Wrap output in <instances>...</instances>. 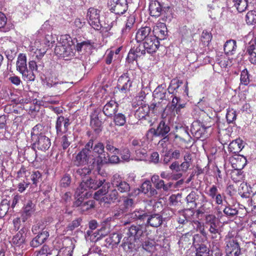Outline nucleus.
<instances>
[{"instance_id": "nucleus-8", "label": "nucleus", "mask_w": 256, "mask_h": 256, "mask_svg": "<svg viewBox=\"0 0 256 256\" xmlns=\"http://www.w3.org/2000/svg\"><path fill=\"white\" fill-rule=\"evenodd\" d=\"M150 130L154 136L162 137L161 141L166 142L169 140L168 134L170 131V127L164 120L160 122L156 128H151Z\"/></svg>"}, {"instance_id": "nucleus-1", "label": "nucleus", "mask_w": 256, "mask_h": 256, "mask_svg": "<svg viewBox=\"0 0 256 256\" xmlns=\"http://www.w3.org/2000/svg\"><path fill=\"white\" fill-rule=\"evenodd\" d=\"M109 188L110 183H105L100 189L95 192L94 198L97 199L99 196H103L101 200L108 204H113L118 201V192L114 188L110 190Z\"/></svg>"}, {"instance_id": "nucleus-40", "label": "nucleus", "mask_w": 256, "mask_h": 256, "mask_svg": "<svg viewBox=\"0 0 256 256\" xmlns=\"http://www.w3.org/2000/svg\"><path fill=\"white\" fill-rule=\"evenodd\" d=\"M85 238L88 242H96L100 238V236L97 231L88 230L85 234Z\"/></svg>"}, {"instance_id": "nucleus-18", "label": "nucleus", "mask_w": 256, "mask_h": 256, "mask_svg": "<svg viewBox=\"0 0 256 256\" xmlns=\"http://www.w3.org/2000/svg\"><path fill=\"white\" fill-rule=\"evenodd\" d=\"M206 128L200 121H194L191 125L190 132L196 138L203 136Z\"/></svg>"}, {"instance_id": "nucleus-3", "label": "nucleus", "mask_w": 256, "mask_h": 256, "mask_svg": "<svg viewBox=\"0 0 256 256\" xmlns=\"http://www.w3.org/2000/svg\"><path fill=\"white\" fill-rule=\"evenodd\" d=\"M94 144V140L91 138L86 143L84 148L80 151L74 160V165L79 166L88 162L90 158L92 152L91 149Z\"/></svg>"}, {"instance_id": "nucleus-51", "label": "nucleus", "mask_w": 256, "mask_h": 256, "mask_svg": "<svg viewBox=\"0 0 256 256\" xmlns=\"http://www.w3.org/2000/svg\"><path fill=\"white\" fill-rule=\"evenodd\" d=\"M114 122L116 126H123L126 122V116L122 113L115 114Z\"/></svg>"}, {"instance_id": "nucleus-17", "label": "nucleus", "mask_w": 256, "mask_h": 256, "mask_svg": "<svg viewBox=\"0 0 256 256\" xmlns=\"http://www.w3.org/2000/svg\"><path fill=\"white\" fill-rule=\"evenodd\" d=\"M27 232L25 228L20 229L14 236L12 240V245L14 246L20 247L22 246L26 242Z\"/></svg>"}, {"instance_id": "nucleus-33", "label": "nucleus", "mask_w": 256, "mask_h": 256, "mask_svg": "<svg viewBox=\"0 0 256 256\" xmlns=\"http://www.w3.org/2000/svg\"><path fill=\"white\" fill-rule=\"evenodd\" d=\"M199 195L194 191L191 192L186 197V200L188 206L190 208H195L197 207L196 200L199 198Z\"/></svg>"}, {"instance_id": "nucleus-41", "label": "nucleus", "mask_w": 256, "mask_h": 256, "mask_svg": "<svg viewBox=\"0 0 256 256\" xmlns=\"http://www.w3.org/2000/svg\"><path fill=\"white\" fill-rule=\"evenodd\" d=\"M102 121L100 120L97 115L91 116L90 126L98 133L101 131Z\"/></svg>"}, {"instance_id": "nucleus-45", "label": "nucleus", "mask_w": 256, "mask_h": 256, "mask_svg": "<svg viewBox=\"0 0 256 256\" xmlns=\"http://www.w3.org/2000/svg\"><path fill=\"white\" fill-rule=\"evenodd\" d=\"M70 84L68 82H55L53 84H50V86L56 88L60 92L66 90L69 88Z\"/></svg>"}, {"instance_id": "nucleus-44", "label": "nucleus", "mask_w": 256, "mask_h": 256, "mask_svg": "<svg viewBox=\"0 0 256 256\" xmlns=\"http://www.w3.org/2000/svg\"><path fill=\"white\" fill-rule=\"evenodd\" d=\"M148 111L149 106H141L136 110L134 116L138 119H145Z\"/></svg>"}, {"instance_id": "nucleus-35", "label": "nucleus", "mask_w": 256, "mask_h": 256, "mask_svg": "<svg viewBox=\"0 0 256 256\" xmlns=\"http://www.w3.org/2000/svg\"><path fill=\"white\" fill-rule=\"evenodd\" d=\"M126 212L120 204H116L111 209L110 214L115 219L122 218Z\"/></svg>"}, {"instance_id": "nucleus-27", "label": "nucleus", "mask_w": 256, "mask_h": 256, "mask_svg": "<svg viewBox=\"0 0 256 256\" xmlns=\"http://www.w3.org/2000/svg\"><path fill=\"white\" fill-rule=\"evenodd\" d=\"M114 6L111 10L115 14H121L127 10L126 0H113Z\"/></svg>"}, {"instance_id": "nucleus-50", "label": "nucleus", "mask_w": 256, "mask_h": 256, "mask_svg": "<svg viewBox=\"0 0 256 256\" xmlns=\"http://www.w3.org/2000/svg\"><path fill=\"white\" fill-rule=\"evenodd\" d=\"M105 144L106 150L113 153L114 154H119L120 150L114 146V142L113 140L110 139L107 140L106 141Z\"/></svg>"}, {"instance_id": "nucleus-24", "label": "nucleus", "mask_w": 256, "mask_h": 256, "mask_svg": "<svg viewBox=\"0 0 256 256\" xmlns=\"http://www.w3.org/2000/svg\"><path fill=\"white\" fill-rule=\"evenodd\" d=\"M224 206L223 210L224 214L228 218H231L236 216L238 213V207L235 204H230L224 200Z\"/></svg>"}, {"instance_id": "nucleus-29", "label": "nucleus", "mask_w": 256, "mask_h": 256, "mask_svg": "<svg viewBox=\"0 0 256 256\" xmlns=\"http://www.w3.org/2000/svg\"><path fill=\"white\" fill-rule=\"evenodd\" d=\"M198 235L195 234L193 236V244L196 248V254L198 256H208L209 248L203 244H197L196 239L198 238Z\"/></svg>"}, {"instance_id": "nucleus-55", "label": "nucleus", "mask_w": 256, "mask_h": 256, "mask_svg": "<svg viewBox=\"0 0 256 256\" xmlns=\"http://www.w3.org/2000/svg\"><path fill=\"white\" fill-rule=\"evenodd\" d=\"M246 20L248 24H256V12L254 10L249 11L246 16Z\"/></svg>"}, {"instance_id": "nucleus-4", "label": "nucleus", "mask_w": 256, "mask_h": 256, "mask_svg": "<svg viewBox=\"0 0 256 256\" xmlns=\"http://www.w3.org/2000/svg\"><path fill=\"white\" fill-rule=\"evenodd\" d=\"M104 178L98 180L94 178H90L86 180H82L76 191V196H80L82 192H84L87 189L96 190L100 186H102L105 183Z\"/></svg>"}, {"instance_id": "nucleus-53", "label": "nucleus", "mask_w": 256, "mask_h": 256, "mask_svg": "<svg viewBox=\"0 0 256 256\" xmlns=\"http://www.w3.org/2000/svg\"><path fill=\"white\" fill-rule=\"evenodd\" d=\"M165 108L162 106V104L158 102H153L149 106V110H152L153 113L158 114L163 112Z\"/></svg>"}, {"instance_id": "nucleus-13", "label": "nucleus", "mask_w": 256, "mask_h": 256, "mask_svg": "<svg viewBox=\"0 0 256 256\" xmlns=\"http://www.w3.org/2000/svg\"><path fill=\"white\" fill-rule=\"evenodd\" d=\"M70 124V119L63 116H58L56 122V132L58 136H62L68 130Z\"/></svg>"}, {"instance_id": "nucleus-38", "label": "nucleus", "mask_w": 256, "mask_h": 256, "mask_svg": "<svg viewBox=\"0 0 256 256\" xmlns=\"http://www.w3.org/2000/svg\"><path fill=\"white\" fill-rule=\"evenodd\" d=\"M135 22V16L134 15H130L128 17L126 22L125 26L122 29V32L123 34H126L130 32Z\"/></svg>"}, {"instance_id": "nucleus-12", "label": "nucleus", "mask_w": 256, "mask_h": 256, "mask_svg": "<svg viewBox=\"0 0 256 256\" xmlns=\"http://www.w3.org/2000/svg\"><path fill=\"white\" fill-rule=\"evenodd\" d=\"M226 251L228 256H238L240 254V248L236 238H229L226 241Z\"/></svg>"}, {"instance_id": "nucleus-9", "label": "nucleus", "mask_w": 256, "mask_h": 256, "mask_svg": "<svg viewBox=\"0 0 256 256\" xmlns=\"http://www.w3.org/2000/svg\"><path fill=\"white\" fill-rule=\"evenodd\" d=\"M142 42H137L130 50L126 58L128 62H133L138 57L144 56L146 50Z\"/></svg>"}, {"instance_id": "nucleus-52", "label": "nucleus", "mask_w": 256, "mask_h": 256, "mask_svg": "<svg viewBox=\"0 0 256 256\" xmlns=\"http://www.w3.org/2000/svg\"><path fill=\"white\" fill-rule=\"evenodd\" d=\"M124 210L127 212L129 209L134 206V200L129 197H124L122 203L120 204Z\"/></svg>"}, {"instance_id": "nucleus-16", "label": "nucleus", "mask_w": 256, "mask_h": 256, "mask_svg": "<svg viewBox=\"0 0 256 256\" xmlns=\"http://www.w3.org/2000/svg\"><path fill=\"white\" fill-rule=\"evenodd\" d=\"M142 42L146 52L150 54L155 52L160 46V42L156 40L154 36H152V38H147Z\"/></svg>"}, {"instance_id": "nucleus-63", "label": "nucleus", "mask_w": 256, "mask_h": 256, "mask_svg": "<svg viewBox=\"0 0 256 256\" xmlns=\"http://www.w3.org/2000/svg\"><path fill=\"white\" fill-rule=\"evenodd\" d=\"M72 250L70 247L60 248L56 256H72Z\"/></svg>"}, {"instance_id": "nucleus-34", "label": "nucleus", "mask_w": 256, "mask_h": 256, "mask_svg": "<svg viewBox=\"0 0 256 256\" xmlns=\"http://www.w3.org/2000/svg\"><path fill=\"white\" fill-rule=\"evenodd\" d=\"M27 69L26 56L25 54H20L16 62V70L21 73Z\"/></svg>"}, {"instance_id": "nucleus-64", "label": "nucleus", "mask_w": 256, "mask_h": 256, "mask_svg": "<svg viewBox=\"0 0 256 256\" xmlns=\"http://www.w3.org/2000/svg\"><path fill=\"white\" fill-rule=\"evenodd\" d=\"M70 176L68 174H65L60 180V185L62 187L66 188L70 186Z\"/></svg>"}, {"instance_id": "nucleus-47", "label": "nucleus", "mask_w": 256, "mask_h": 256, "mask_svg": "<svg viewBox=\"0 0 256 256\" xmlns=\"http://www.w3.org/2000/svg\"><path fill=\"white\" fill-rule=\"evenodd\" d=\"M116 154H114L112 156H110L108 154V155L106 156L104 160V159L102 162L101 165L104 164H116L120 162V158L118 156H116Z\"/></svg>"}, {"instance_id": "nucleus-10", "label": "nucleus", "mask_w": 256, "mask_h": 256, "mask_svg": "<svg viewBox=\"0 0 256 256\" xmlns=\"http://www.w3.org/2000/svg\"><path fill=\"white\" fill-rule=\"evenodd\" d=\"M100 10L90 8L88 10L87 18L89 24L96 30H100L102 27L100 20Z\"/></svg>"}, {"instance_id": "nucleus-19", "label": "nucleus", "mask_w": 256, "mask_h": 256, "mask_svg": "<svg viewBox=\"0 0 256 256\" xmlns=\"http://www.w3.org/2000/svg\"><path fill=\"white\" fill-rule=\"evenodd\" d=\"M154 36L152 30L150 26L142 27L136 33V40L137 42H142Z\"/></svg>"}, {"instance_id": "nucleus-57", "label": "nucleus", "mask_w": 256, "mask_h": 256, "mask_svg": "<svg viewBox=\"0 0 256 256\" xmlns=\"http://www.w3.org/2000/svg\"><path fill=\"white\" fill-rule=\"evenodd\" d=\"M182 84V81L176 80H173L171 81L170 86L168 88V90L170 94H173L174 90H176L180 86V84Z\"/></svg>"}, {"instance_id": "nucleus-28", "label": "nucleus", "mask_w": 256, "mask_h": 256, "mask_svg": "<svg viewBox=\"0 0 256 256\" xmlns=\"http://www.w3.org/2000/svg\"><path fill=\"white\" fill-rule=\"evenodd\" d=\"M68 39H70V37L67 34L60 36V42L54 49V52L56 55L63 58L66 44Z\"/></svg>"}, {"instance_id": "nucleus-31", "label": "nucleus", "mask_w": 256, "mask_h": 256, "mask_svg": "<svg viewBox=\"0 0 256 256\" xmlns=\"http://www.w3.org/2000/svg\"><path fill=\"white\" fill-rule=\"evenodd\" d=\"M149 10L152 16H159L162 10V4L156 0H152L150 4Z\"/></svg>"}, {"instance_id": "nucleus-56", "label": "nucleus", "mask_w": 256, "mask_h": 256, "mask_svg": "<svg viewBox=\"0 0 256 256\" xmlns=\"http://www.w3.org/2000/svg\"><path fill=\"white\" fill-rule=\"evenodd\" d=\"M9 209L8 202L6 200L2 201L0 204V218L4 217Z\"/></svg>"}, {"instance_id": "nucleus-14", "label": "nucleus", "mask_w": 256, "mask_h": 256, "mask_svg": "<svg viewBox=\"0 0 256 256\" xmlns=\"http://www.w3.org/2000/svg\"><path fill=\"white\" fill-rule=\"evenodd\" d=\"M126 216L129 220V222H124V224H128L131 222H144L148 218V214L146 210L139 208L135 210L134 212L129 213Z\"/></svg>"}, {"instance_id": "nucleus-43", "label": "nucleus", "mask_w": 256, "mask_h": 256, "mask_svg": "<svg viewBox=\"0 0 256 256\" xmlns=\"http://www.w3.org/2000/svg\"><path fill=\"white\" fill-rule=\"evenodd\" d=\"M52 254V250L48 245L44 244L34 252L35 256H50Z\"/></svg>"}, {"instance_id": "nucleus-2", "label": "nucleus", "mask_w": 256, "mask_h": 256, "mask_svg": "<svg viewBox=\"0 0 256 256\" xmlns=\"http://www.w3.org/2000/svg\"><path fill=\"white\" fill-rule=\"evenodd\" d=\"M32 149L28 151L27 154H30L29 160L34 162L37 156L36 148L46 151L50 148L51 142L50 139L45 135L39 136L38 139L36 138V140H32Z\"/></svg>"}, {"instance_id": "nucleus-20", "label": "nucleus", "mask_w": 256, "mask_h": 256, "mask_svg": "<svg viewBox=\"0 0 256 256\" xmlns=\"http://www.w3.org/2000/svg\"><path fill=\"white\" fill-rule=\"evenodd\" d=\"M154 36L156 38V40H164L166 39L168 36L167 28L164 23H159L154 27L152 30Z\"/></svg>"}, {"instance_id": "nucleus-6", "label": "nucleus", "mask_w": 256, "mask_h": 256, "mask_svg": "<svg viewBox=\"0 0 256 256\" xmlns=\"http://www.w3.org/2000/svg\"><path fill=\"white\" fill-rule=\"evenodd\" d=\"M204 221L205 226L208 228V231L212 234V238H216L218 234H220L219 222L214 214H206Z\"/></svg>"}, {"instance_id": "nucleus-7", "label": "nucleus", "mask_w": 256, "mask_h": 256, "mask_svg": "<svg viewBox=\"0 0 256 256\" xmlns=\"http://www.w3.org/2000/svg\"><path fill=\"white\" fill-rule=\"evenodd\" d=\"M130 72H128L122 74L118 79L117 88L122 93L126 94L130 90L132 82Z\"/></svg>"}, {"instance_id": "nucleus-58", "label": "nucleus", "mask_w": 256, "mask_h": 256, "mask_svg": "<svg viewBox=\"0 0 256 256\" xmlns=\"http://www.w3.org/2000/svg\"><path fill=\"white\" fill-rule=\"evenodd\" d=\"M72 142V137L68 134L64 135L60 140V144L63 150H66L70 144Z\"/></svg>"}, {"instance_id": "nucleus-39", "label": "nucleus", "mask_w": 256, "mask_h": 256, "mask_svg": "<svg viewBox=\"0 0 256 256\" xmlns=\"http://www.w3.org/2000/svg\"><path fill=\"white\" fill-rule=\"evenodd\" d=\"M44 130V126L40 124H38L35 126L32 129L31 132V140H36V138H38L39 136L44 135L42 133Z\"/></svg>"}, {"instance_id": "nucleus-46", "label": "nucleus", "mask_w": 256, "mask_h": 256, "mask_svg": "<svg viewBox=\"0 0 256 256\" xmlns=\"http://www.w3.org/2000/svg\"><path fill=\"white\" fill-rule=\"evenodd\" d=\"M184 162L180 165V170L186 172L192 164V156L190 154H186L184 156Z\"/></svg>"}, {"instance_id": "nucleus-36", "label": "nucleus", "mask_w": 256, "mask_h": 256, "mask_svg": "<svg viewBox=\"0 0 256 256\" xmlns=\"http://www.w3.org/2000/svg\"><path fill=\"white\" fill-rule=\"evenodd\" d=\"M236 49V42L233 40H227L224 45V51L226 54L232 55Z\"/></svg>"}, {"instance_id": "nucleus-5", "label": "nucleus", "mask_w": 256, "mask_h": 256, "mask_svg": "<svg viewBox=\"0 0 256 256\" xmlns=\"http://www.w3.org/2000/svg\"><path fill=\"white\" fill-rule=\"evenodd\" d=\"M111 184L112 188L118 192L128 194L130 197L133 196L132 192H130L131 190L130 184L124 180L120 174H116L113 176Z\"/></svg>"}, {"instance_id": "nucleus-37", "label": "nucleus", "mask_w": 256, "mask_h": 256, "mask_svg": "<svg viewBox=\"0 0 256 256\" xmlns=\"http://www.w3.org/2000/svg\"><path fill=\"white\" fill-rule=\"evenodd\" d=\"M122 238V234L113 233L106 239V242L109 246H115L120 242Z\"/></svg>"}, {"instance_id": "nucleus-49", "label": "nucleus", "mask_w": 256, "mask_h": 256, "mask_svg": "<svg viewBox=\"0 0 256 256\" xmlns=\"http://www.w3.org/2000/svg\"><path fill=\"white\" fill-rule=\"evenodd\" d=\"M30 179L32 184L37 186L38 184L42 182V174L39 170H34L32 172Z\"/></svg>"}, {"instance_id": "nucleus-59", "label": "nucleus", "mask_w": 256, "mask_h": 256, "mask_svg": "<svg viewBox=\"0 0 256 256\" xmlns=\"http://www.w3.org/2000/svg\"><path fill=\"white\" fill-rule=\"evenodd\" d=\"M32 230L34 234H38V232H40V231L43 232L44 230H47L45 228V226H44V224L42 222H40L36 224H34L32 226Z\"/></svg>"}, {"instance_id": "nucleus-42", "label": "nucleus", "mask_w": 256, "mask_h": 256, "mask_svg": "<svg viewBox=\"0 0 256 256\" xmlns=\"http://www.w3.org/2000/svg\"><path fill=\"white\" fill-rule=\"evenodd\" d=\"M232 3L240 12L244 11L248 6L247 0H233Z\"/></svg>"}, {"instance_id": "nucleus-22", "label": "nucleus", "mask_w": 256, "mask_h": 256, "mask_svg": "<svg viewBox=\"0 0 256 256\" xmlns=\"http://www.w3.org/2000/svg\"><path fill=\"white\" fill-rule=\"evenodd\" d=\"M49 236V232L48 230H44L38 232V234L30 242V246L32 248H38L44 244Z\"/></svg>"}, {"instance_id": "nucleus-62", "label": "nucleus", "mask_w": 256, "mask_h": 256, "mask_svg": "<svg viewBox=\"0 0 256 256\" xmlns=\"http://www.w3.org/2000/svg\"><path fill=\"white\" fill-rule=\"evenodd\" d=\"M249 76L248 70L246 69L241 72L240 82L244 85H248L249 83Z\"/></svg>"}, {"instance_id": "nucleus-26", "label": "nucleus", "mask_w": 256, "mask_h": 256, "mask_svg": "<svg viewBox=\"0 0 256 256\" xmlns=\"http://www.w3.org/2000/svg\"><path fill=\"white\" fill-rule=\"evenodd\" d=\"M118 104L113 100L108 102L103 108V112L107 116L111 117L115 114L118 110Z\"/></svg>"}, {"instance_id": "nucleus-21", "label": "nucleus", "mask_w": 256, "mask_h": 256, "mask_svg": "<svg viewBox=\"0 0 256 256\" xmlns=\"http://www.w3.org/2000/svg\"><path fill=\"white\" fill-rule=\"evenodd\" d=\"M144 233L142 228L140 225L132 224L128 228V236L134 240H138Z\"/></svg>"}, {"instance_id": "nucleus-61", "label": "nucleus", "mask_w": 256, "mask_h": 256, "mask_svg": "<svg viewBox=\"0 0 256 256\" xmlns=\"http://www.w3.org/2000/svg\"><path fill=\"white\" fill-rule=\"evenodd\" d=\"M211 34L207 31H203L201 36V40L204 44H208L212 40Z\"/></svg>"}, {"instance_id": "nucleus-23", "label": "nucleus", "mask_w": 256, "mask_h": 256, "mask_svg": "<svg viewBox=\"0 0 256 256\" xmlns=\"http://www.w3.org/2000/svg\"><path fill=\"white\" fill-rule=\"evenodd\" d=\"M147 226H150L153 228H158L162 223L163 218L162 215L159 214H148V216L146 219Z\"/></svg>"}, {"instance_id": "nucleus-54", "label": "nucleus", "mask_w": 256, "mask_h": 256, "mask_svg": "<svg viewBox=\"0 0 256 256\" xmlns=\"http://www.w3.org/2000/svg\"><path fill=\"white\" fill-rule=\"evenodd\" d=\"M92 45L90 40H84L77 44L76 50L78 52H81L82 50H87L91 48Z\"/></svg>"}, {"instance_id": "nucleus-11", "label": "nucleus", "mask_w": 256, "mask_h": 256, "mask_svg": "<svg viewBox=\"0 0 256 256\" xmlns=\"http://www.w3.org/2000/svg\"><path fill=\"white\" fill-rule=\"evenodd\" d=\"M91 150L92 153L98 156L96 158H92V160H94V164L96 162L99 167L106 156L108 155V152L104 150V145L102 142H98L92 146Z\"/></svg>"}, {"instance_id": "nucleus-60", "label": "nucleus", "mask_w": 256, "mask_h": 256, "mask_svg": "<svg viewBox=\"0 0 256 256\" xmlns=\"http://www.w3.org/2000/svg\"><path fill=\"white\" fill-rule=\"evenodd\" d=\"M20 74H22L24 80L34 81L35 79V76L34 74L33 71H30L28 69L25 70L24 72H22Z\"/></svg>"}, {"instance_id": "nucleus-48", "label": "nucleus", "mask_w": 256, "mask_h": 256, "mask_svg": "<svg viewBox=\"0 0 256 256\" xmlns=\"http://www.w3.org/2000/svg\"><path fill=\"white\" fill-rule=\"evenodd\" d=\"M71 41H70V39H68L67 42V44H66V46L65 48V50L64 52V55L63 58L66 60H68L70 59V58L74 56V50L72 49V46L70 44Z\"/></svg>"}, {"instance_id": "nucleus-15", "label": "nucleus", "mask_w": 256, "mask_h": 256, "mask_svg": "<svg viewBox=\"0 0 256 256\" xmlns=\"http://www.w3.org/2000/svg\"><path fill=\"white\" fill-rule=\"evenodd\" d=\"M170 94L168 90V92H166V84L159 85L153 92V96L155 101L168 100V96Z\"/></svg>"}, {"instance_id": "nucleus-30", "label": "nucleus", "mask_w": 256, "mask_h": 256, "mask_svg": "<svg viewBox=\"0 0 256 256\" xmlns=\"http://www.w3.org/2000/svg\"><path fill=\"white\" fill-rule=\"evenodd\" d=\"M92 172V170L89 167L78 168L72 170L74 176L76 178H81L84 180L86 176H89Z\"/></svg>"}, {"instance_id": "nucleus-32", "label": "nucleus", "mask_w": 256, "mask_h": 256, "mask_svg": "<svg viewBox=\"0 0 256 256\" xmlns=\"http://www.w3.org/2000/svg\"><path fill=\"white\" fill-rule=\"evenodd\" d=\"M243 141L238 138L232 142L228 146V150L232 154H236L240 152L244 148Z\"/></svg>"}, {"instance_id": "nucleus-25", "label": "nucleus", "mask_w": 256, "mask_h": 256, "mask_svg": "<svg viewBox=\"0 0 256 256\" xmlns=\"http://www.w3.org/2000/svg\"><path fill=\"white\" fill-rule=\"evenodd\" d=\"M35 204L32 202L28 201L23 208L21 214L22 222H24L30 218L35 212Z\"/></svg>"}]
</instances>
